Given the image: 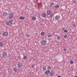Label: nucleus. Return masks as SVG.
Masks as SVG:
<instances>
[{
    "label": "nucleus",
    "instance_id": "nucleus-24",
    "mask_svg": "<svg viewBox=\"0 0 77 77\" xmlns=\"http://www.w3.org/2000/svg\"><path fill=\"white\" fill-rule=\"evenodd\" d=\"M73 61L72 60H71L70 61V63H71V64H72V63H73Z\"/></svg>",
    "mask_w": 77,
    "mask_h": 77
},
{
    "label": "nucleus",
    "instance_id": "nucleus-17",
    "mask_svg": "<svg viewBox=\"0 0 77 77\" xmlns=\"http://www.w3.org/2000/svg\"><path fill=\"white\" fill-rule=\"evenodd\" d=\"M13 69H14V71H16V72H17V68H16V67L14 68Z\"/></svg>",
    "mask_w": 77,
    "mask_h": 77
},
{
    "label": "nucleus",
    "instance_id": "nucleus-19",
    "mask_svg": "<svg viewBox=\"0 0 77 77\" xmlns=\"http://www.w3.org/2000/svg\"><path fill=\"white\" fill-rule=\"evenodd\" d=\"M3 45V43L2 42H0V46H2Z\"/></svg>",
    "mask_w": 77,
    "mask_h": 77
},
{
    "label": "nucleus",
    "instance_id": "nucleus-38",
    "mask_svg": "<svg viewBox=\"0 0 77 77\" xmlns=\"http://www.w3.org/2000/svg\"><path fill=\"white\" fill-rule=\"evenodd\" d=\"M75 77H77V75Z\"/></svg>",
    "mask_w": 77,
    "mask_h": 77
},
{
    "label": "nucleus",
    "instance_id": "nucleus-3",
    "mask_svg": "<svg viewBox=\"0 0 77 77\" xmlns=\"http://www.w3.org/2000/svg\"><path fill=\"white\" fill-rule=\"evenodd\" d=\"M8 33L6 32H4L2 33L3 36H8Z\"/></svg>",
    "mask_w": 77,
    "mask_h": 77
},
{
    "label": "nucleus",
    "instance_id": "nucleus-2",
    "mask_svg": "<svg viewBox=\"0 0 77 77\" xmlns=\"http://www.w3.org/2000/svg\"><path fill=\"white\" fill-rule=\"evenodd\" d=\"M41 44L43 45H46V44H47V42L44 41L43 40H42L41 41Z\"/></svg>",
    "mask_w": 77,
    "mask_h": 77
},
{
    "label": "nucleus",
    "instance_id": "nucleus-7",
    "mask_svg": "<svg viewBox=\"0 0 77 77\" xmlns=\"http://www.w3.org/2000/svg\"><path fill=\"white\" fill-rule=\"evenodd\" d=\"M53 74H54V71H51L49 73V75H51V76H53Z\"/></svg>",
    "mask_w": 77,
    "mask_h": 77
},
{
    "label": "nucleus",
    "instance_id": "nucleus-30",
    "mask_svg": "<svg viewBox=\"0 0 77 77\" xmlns=\"http://www.w3.org/2000/svg\"><path fill=\"white\" fill-rule=\"evenodd\" d=\"M65 38H67V35H65L64 36Z\"/></svg>",
    "mask_w": 77,
    "mask_h": 77
},
{
    "label": "nucleus",
    "instance_id": "nucleus-22",
    "mask_svg": "<svg viewBox=\"0 0 77 77\" xmlns=\"http://www.w3.org/2000/svg\"><path fill=\"white\" fill-rule=\"evenodd\" d=\"M64 32L65 33H67V32H68V30H67V29L65 30H64Z\"/></svg>",
    "mask_w": 77,
    "mask_h": 77
},
{
    "label": "nucleus",
    "instance_id": "nucleus-18",
    "mask_svg": "<svg viewBox=\"0 0 77 77\" xmlns=\"http://www.w3.org/2000/svg\"><path fill=\"white\" fill-rule=\"evenodd\" d=\"M26 37L29 38V37H30V35L28 34H26Z\"/></svg>",
    "mask_w": 77,
    "mask_h": 77
},
{
    "label": "nucleus",
    "instance_id": "nucleus-29",
    "mask_svg": "<svg viewBox=\"0 0 77 77\" xmlns=\"http://www.w3.org/2000/svg\"><path fill=\"white\" fill-rule=\"evenodd\" d=\"M50 5L51 6H52V5H54V3L52 2V3H51L50 4Z\"/></svg>",
    "mask_w": 77,
    "mask_h": 77
},
{
    "label": "nucleus",
    "instance_id": "nucleus-32",
    "mask_svg": "<svg viewBox=\"0 0 77 77\" xmlns=\"http://www.w3.org/2000/svg\"><path fill=\"white\" fill-rule=\"evenodd\" d=\"M53 16V14H51L50 15V17H51Z\"/></svg>",
    "mask_w": 77,
    "mask_h": 77
},
{
    "label": "nucleus",
    "instance_id": "nucleus-27",
    "mask_svg": "<svg viewBox=\"0 0 77 77\" xmlns=\"http://www.w3.org/2000/svg\"><path fill=\"white\" fill-rule=\"evenodd\" d=\"M48 68L49 69H51V67H50V66H48Z\"/></svg>",
    "mask_w": 77,
    "mask_h": 77
},
{
    "label": "nucleus",
    "instance_id": "nucleus-10",
    "mask_svg": "<svg viewBox=\"0 0 77 77\" xmlns=\"http://www.w3.org/2000/svg\"><path fill=\"white\" fill-rule=\"evenodd\" d=\"M6 15H8V13H7V12H4L2 14V15L3 16H6Z\"/></svg>",
    "mask_w": 77,
    "mask_h": 77
},
{
    "label": "nucleus",
    "instance_id": "nucleus-35",
    "mask_svg": "<svg viewBox=\"0 0 77 77\" xmlns=\"http://www.w3.org/2000/svg\"><path fill=\"white\" fill-rule=\"evenodd\" d=\"M18 58L19 59H20L21 58V57H20V56H19L18 57Z\"/></svg>",
    "mask_w": 77,
    "mask_h": 77
},
{
    "label": "nucleus",
    "instance_id": "nucleus-6",
    "mask_svg": "<svg viewBox=\"0 0 77 77\" xmlns=\"http://www.w3.org/2000/svg\"><path fill=\"white\" fill-rule=\"evenodd\" d=\"M55 20H59V18H60V16L59 15H57L55 17Z\"/></svg>",
    "mask_w": 77,
    "mask_h": 77
},
{
    "label": "nucleus",
    "instance_id": "nucleus-28",
    "mask_svg": "<svg viewBox=\"0 0 77 77\" xmlns=\"http://www.w3.org/2000/svg\"><path fill=\"white\" fill-rule=\"evenodd\" d=\"M77 2L76 0H74L73 1V3H76Z\"/></svg>",
    "mask_w": 77,
    "mask_h": 77
},
{
    "label": "nucleus",
    "instance_id": "nucleus-37",
    "mask_svg": "<svg viewBox=\"0 0 77 77\" xmlns=\"http://www.w3.org/2000/svg\"><path fill=\"white\" fill-rule=\"evenodd\" d=\"M33 60H36V59H35V58H34V59H33Z\"/></svg>",
    "mask_w": 77,
    "mask_h": 77
},
{
    "label": "nucleus",
    "instance_id": "nucleus-11",
    "mask_svg": "<svg viewBox=\"0 0 77 77\" xmlns=\"http://www.w3.org/2000/svg\"><path fill=\"white\" fill-rule=\"evenodd\" d=\"M51 13V12L50 10H48L47 11V14L48 15H50Z\"/></svg>",
    "mask_w": 77,
    "mask_h": 77
},
{
    "label": "nucleus",
    "instance_id": "nucleus-34",
    "mask_svg": "<svg viewBox=\"0 0 77 77\" xmlns=\"http://www.w3.org/2000/svg\"><path fill=\"white\" fill-rule=\"evenodd\" d=\"M64 51H66V49H64Z\"/></svg>",
    "mask_w": 77,
    "mask_h": 77
},
{
    "label": "nucleus",
    "instance_id": "nucleus-5",
    "mask_svg": "<svg viewBox=\"0 0 77 77\" xmlns=\"http://www.w3.org/2000/svg\"><path fill=\"white\" fill-rule=\"evenodd\" d=\"M13 16H14V14L13 13H11L9 14V18H12L13 17Z\"/></svg>",
    "mask_w": 77,
    "mask_h": 77
},
{
    "label": "nucleus",
    "instance_id": "nucleus-9",
    "mask_svg": "<svg viewBox=\"0 0 77 77\" xmlns=\"http://www.w3.org/2000/svg\"><path fill=\"white\" fill-rule=\"evenodd\" d=\"M41 16L42 17H43V18H45V17H46V16H45V13L42 14Z\"/></svg>",
    "mask_w": 77,
    "mask_h": 77
},
{
    "label": "nucleus",
    "instance_id": "nucleus-20",
    "mask_svg": "<svg viewBox=\"0 0 77 77\" xmlns=\"http://www.w3.org/2000/svg\"><path fill=\"white\" fill-rule=\"evenodd\" d=\"M44 32H42L41 33V35L42 36H43V35H44Z\"/></svg>",
    "mask_w": 77,
    "mask_h": 77
},
{
    "label": "nucleus",
    "instance_id": "nucleus-31",
    "mask_svg": "<svg viewBox=\"0 0 77 77\" xmlns=\"http://www.w3.org/2000/svg\"><path fill=\"white\" fill-rule=\"evenodd\" d=\"M31 66H32V67L33 68V67H34V66H35L34 65L32 64V65Z\"/></svg>",
    "mask_w": 77,
    "mask_h": 77
},
{
    "label": "nucleus",
    "instance_id": "nucleus-33",
    "mask_svg": "<svg viewBox=\"0 0 77 77\" xmlns=\"http://www.w3.org/2000/svg\"><path fill=\"white\" fill-rule=\"evenodd\" d=\"M73 27H75V26H76V25L75 24H73Z\"/></svg>",
    "mask_w": 77,
    "mask_h": 77
},
{
    "label": "nucleus",
    "instance_id": "nucleus-26",
    "mask_svg": "<svg viewBox=\"0 0 77 77\" xmlns=\"http://www.w3.org/2000/svg\"><path fill=\"white\" fill-rule=\"evenodd\" d=\"M6 76V73H4L3 74V77H5Z\"/></svg>",
    "mask_w": 77,
    "mask_h": 77
},
{
    "label": "nucleus",
    "instance_id": "nucleus-8",
    "mask_svg": "<svg viewBox=\"0 0 77 77\" xmlns=\"http://www.w3.org/2000/svg\"><path fill=\"white\" fill-rule=\"evenodd\" d=\"M17 65L19 68H21L22 66V64L21 63H18Z\"/></svg>",
    "mask_w": 77,
    "mask_h": 77
},
{
    "label": "nucleus",
    "instance_id": "nucleus-23",
    "mask_svg": "<svg viewBox=\"0 0 77 77\" xmlns=\"http://www.w3.org/2000/svg\"><path fill=\"white\" fill-rule=\"evenodd\" d=\"M32 19L33 20H35V19H36V17H33L32 18Z\"/></svg>",
    "mask_w": 77,
    "mask_h": 77
},
{
    "label": "nucleus",
    "instance_id": "nucleus-16",
    "mask_svg": "<svg viewBox=\"0 0 77 77\" xmlns=\"http://www.w3.org/2000/svg\"><path fill=\"white\" fill-rule=\"evenodd\" d=\"M57 39L58 40H60L61 39V37L60 36H58V37L57 38Z\"/></svg>",
    "mask_w": 77,
    "mask_h": 77
},
{
    "label": "nucleus",
    "instance_id": "nucleus-36",
    "mask_svg": "<svg viewBox=\"0 0 77 77\" xmlns=\"http://www.w3.org/2000/svg\"><path fill=\"white\" fill-rule=\"evenodd\" d=\"M57 77H61V76H60V75H59L57 76Z\"/></svg>",
    "mask_w": 77,
    "mask_h": 77
},
{
    "label": "nucleus",
    "instance_id": "nucleus-15",
    "mask_svg": "<svg viewBox=\"0 0 77 77\" xmlns=\"http://www.w3.org/2000/svg\"><path fill=\"white\" fill-rule=\"evenodd\" d=\"M51 34L50 33H48V37H51Z\"/></svg>",
    "mask_w": 77,
    "mask_h": 77
},
{
    "label": "nucleus",
    "instance_id": "nucleus-25",
    "mask_svg": "<svg viewBox=\"0 0 77 77\" xmlns=\"http://www.w3.org/2000/svg\"><path fill=\"white\" fill-rule=\"evenodd\" d=\"M23 59H27V57L26 56H24L23 57Z\"/></svg>",
    "mask_w": 77,
    "mask_h": 77
},
{
    "label": "nucleus",
    "instance_id": "nucleus-1",
    "mask_svg": "<svg viewBox=\"0 0 77 77\" xmlns=\"http://www.w3.org/2000/svg\"><path fill=\"white\" fill-rule=\"evenodd\" d=\"M12 23H13V20H12L11 21L9 20L6 22V24L8 25H11L12 24Z\"/></svg>",
    "mask_w": 77,
    "mask_h": 77
},
{
    "label": "nucleus",
    "instance_id": "nucleus-13",
    "mask_svg": "<svg viewBox=\"0 0 77 77\" xmlns=\"http://www.w3.org/2000/svg\"><path fill=\"white\" fill-rule=\"evenodd\" d=\"M50 70H47L45 72V74H48L50 72Z\"/></svg>",
    "mask_w": 77,
    "mask_h": 77
},
{
    "label": "nucleus",
    "instance_id": "nucleus-12",
    "mask_svg": "<svg viewBox=\"0 0 77 77\" xmlns=\"http://www.w3.org/2000/svg\"><path fill=\"white\" fill-rule=\"evenodd\" d=\"M19 19L20 20H24V19H25V17H23V16L19 18Z\"/></svg>",
    "mask_w": 77,
    "mask_h": 77
},
{
    "label": "nucleus",
    "instance_id": "nucleus-21",
    "mask_svg": "<svg viewBox=\"0 0 77 77\" xmlns=\"http://www.w3.org/2000/svg\"><path fill=\"white\" fill-rule=\"evenodd\" d=\"M42 68L43 69H44V70H45V69H46V67H45V66H44Z\"/></svg>",
    "mask_w": 77,
    "mask_h": 77
},
{
    "label": "nucleus",
    "instance_id": "nucleus-14",
    "mask_svg": "<svg viewBox=\"0 0 77 77\" xmlns=\"http://www.w3.org/2000/svg\"><path fill=\"white\" fill-rule=\"evenodd\" d=\"M55 8L56 9H57V8H59V5H57L55 6Z\"/></svg>",
    "mask_w": 77,
    "mask_h": 77
},
{
    "label": "nucleus",
    "instance_id": "nucleus-4",
    "mask_svg": "<svg viewBox=\"0 0 77 77\" xmlns=\"http://www.w3.org/2000/svg\"><path fill=\"white\" fill-rule=\"evenodd\" d=\"M2 56L3 57H6L7 56V53L6 52H4L2 53Z\"/></svg>",
    "mask_w": 77,
    "mask_h": 77
}]
</instances>
